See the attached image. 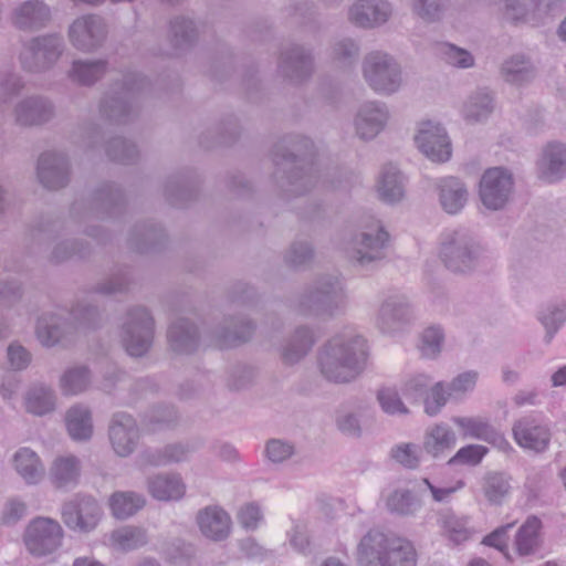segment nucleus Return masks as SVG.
I'll list each match as a JSON object with an SVG mask.
<instances>
[{
	"label": "nucleus",
	"mask_w": 566,
	"mask_h": 566,
	"mask_svg": "<svg viewBox=\"0 0 566 566\" xmlns=\"http://www.w3.org/2000/svg\"><path fill=\"white\" fill-rule=\"evenodd\" d=\"M314 145L304 136H285L275 145L273 174L275 185L285 198L301 197L316 189L334 188L321 176L313 164Z\"/></svg>",
	"instance_id": "nucleus-1"
},
{
	"label": "nucleus",
	"mask_w": 566,
	"mask_h": 566,
	"mask_svg": "<svg viewBox=\"0 0 566 566\" xmlns=\"http://www.w3.org/2000/svg\"><path fill=\"white\" fill-rule=\"evenodd\" d=\"M368 356L365 337L353 331H343L322 345L317 354V366L327 381L349 384L365 371Z\"/></svg>",
	"instance_id": "nucleus-2"
},
{
	"label": "nucleus",
	"mask_w": 566,
	"mask_h": 566,
	"mask_svg": "<svg viewBox=\"0 0 566 566\" xmlns=\"http://www.w3.org/2000/svg\"><path fill=\"white\" fill-rule=\"evenodd\" d=\"M98 321V307L83 298L71 312H48L39 316L35 335L43 346L53 347L72 342L82 331L94 328Z\"/></svg>",
	"instance_id": "nucleus-3"
},
{
	"label": "nucleus",
	"mask_w": 566,
	"mask_h": 566,
	"mask_svg": "<svg viewBox=\"0 0 566 566\" xmlns=\"http://www.w3.org/2000/svg\"><path fill=\"white\" fill-rule=\"evenodd\" d=\"M355 557L359 566H417L418 554L408 538L371 528L359 539Z\"/></svg>",
	"instance_id": "nucleus-4"
},
{
	"label": "nucleus",
	"mask_w": 566,
	"mask_h": 566,
	"mask_svg": "<svg viewBox=\"0 0 566 566\" xmlns=\"http://www.w3.org/2000/svg\"><path fill=\"white\" fill-rule=\"evenodd\" d=\"M347 300L339 274H321L298 295L296 310L308 317L329 319L342 313Z\"/></svg>",
	"instance_id": "nucleus-5"
},
{
	"label": "nucleus",
	"mask_w": 566,
	"mask_h": 566,
	"mask_svg": "<svg viewBox=\"0 0 566 566\" xmlns=\"http://www.w3.org/2000/svg\"><path fill=\"white\" fill-rule=\"evenodd\" d=\"M148 81L139 73H127L112 84L98 104L99 115L106 122L123 125L134 120L139 112V96Z\"/></svg>",
	"instance_id": "nucleus-6"
},
{
	"label": "nucleus",
	"mask_w": 566,
	"mask_h": 566,
	"mask_svg": "<svg viewBox=\"0 0 566 566\" xmlns=\"http://www.w3.org/2000/svg\"><path fill=\"white\" fill-rule=\"evenodd\" d=\"M440 258L451 272L469 273L483 263L486 251L469 230L461 228L442 234Z\"/></svg>",
	"instance_id": "nucleus-7"
},
{
	"label": "nucleus",
	"mask_w": 566,
	"mask_h": 566,
	"mask_svg": "<svg viewBox=\"0 0 566 566\" xmlns=\"http://www.w3.org/2000/svg\"><path fill=\"white\" fill-rule=\"evenodd\" d=\"M361 75L370 90L379 95H392L403 84L400 63L394 55L382 50H373L364 55Z\"/></svg>",
	"instance_id": "nucleus-8"
},
{
	"label": "nucleus",
	"mask_w": 566,
	"mask_h": 566,
	"mask_svg": "<svg viewBox=\"0 0 566 566\" xmlns=\"http://www.w3.org/2000/svg\"><path fill=\"white\" fill-rule=\"evenodd\" d=\"M155 321L145 306H130L122 317L119 337L126 353L142 357L153 345Z\"/></svg>",
	"instance_id": "nucleus-9"
},
{
	"label": "nucleus",
	"mask_w": 566,
	"mask_h": 566,
	"mask_svg": "<svg viewBox=\"0 0 566 566\" xmlns=\"http://www.w3.org/2000/svg\"><path fill=\"white\" fill-rule=\"evenodd\" d=\"M64 50L65 42L61 34L48 33L33 36L23 43L19 62L22 70L28 73H45L53 69Z\"/></svg>",
	"instance_id": "nucleus-10"
},
{
	"label": "nucleus",
	"mask_w": 566,
	"mask_h": 566,
	"mask_svg": "<svg viewBox=\"0 0 566 566\" xmlns=\"http://www.w3.org/2000/svg\"><path fill=\"white\" fill-rule=\"evenodd\" d=\"M389 234L380 223L374 221L354 234L347 241L345 250L348 258L359 266L367 268L386 258Z\"/></svg>",
	"instance_id": "nucleus-11"
},
{
	"label": "nucleus",
	"mask_w": 566,
	"mask_h": 566,
	"mask_svg": "<svg viewBox=\"0 0 566 566\" xmlns=\"http://www.w3.org/2000/svg\"><path fill=\"white\" fill-rule=\"evenodd\" d=\"M103 517V510L97 500L91 495L75 494L61 506L64 525L76 533L93 532Z\"/></svg>",
	"instance_id": "nucleus-12"
},
{
	"label": "nucleus",
	"mask_w": 566,
	"mask_h": 566,
	"mask_svg": "<svg viewBox=\"0 0 566 566\" xmlns=\"http://www.w3.org/2000/svg\"><path fill=\"white\" fill-rule=\"evenodd\" d=\"M277 75L294 84L308 81L315 72L313 49L300 43L284 45L277 56Z\"/></svg>",
	"instance_id": "nucleus-13"
},
{
	"label": "nucleus",
	"mask_w": 566,
	"mask_h": 566,
	"mask_svg": "<svg viewBox=\"0 0 566 566\" xmlns=\"http://www.w3.org/2000/svg\"><path fill=\"white\" fill-rule=\"evenodd\" d=\"M415 319V311L410 300L401 293L388 294L380 303L376 326L384 334H396L403 331Z\"/></svg>",
	"instance_id": "nucleus-14"
},
{
	"label": "nucleus",
	"mask_w": 566,
	"mask_h": 566,
	"mask_svg": "<svg viewBox=\"0 0 566 566\" xmlns=\"http://www.w3.org/2000/svg\"><path fill=\"white\" fill-rule=\"evenodd\" d=\"M514 188L512 172L503 167L489 168L480 180L479 195L490 210H500L509 202Z\"/></svg>",
	"instance_id": "nucleus-15"
},
{
	"label": "nucleus",
	"mask_w": 566,
	"mask_h": 566,
	"mask_svg": "<svg viewBox=\"0 0 566 566\" xmlns=\"http://www.w3.org/2000/svg\"><path fill=\"white\" fill-rule=\"evenodd\" d=\"M67 34L76 50L88 53L103 45L107 36V25L97 14H84L71 23Z\"/></svg>",
	"instance_id": "nucleus-16"
},
{
	"label": "nucleus",
	"mask_w": 566,
	"mask_h": 566,
	"mask_svg": "<svg viewBox=\"0 0 566 566\" xmlns=\"http://www.w3.org/2000/svg\"><path fill=\"white\" fill-rule=\"evenodd\" d=\"M63 528L60 523L49 517L33 520L25 533V545L35 556H45L55 552L62 544Z\"/></svg>",
	"instance_id": "nucleus-17"
},
{
	"label": "nucleus",
	"mask_w": 566,
	"mask_h": 566,
	"mask_svg": "<svg viewBox=\"0 0 566 566\" xmlns=\"http://www.w3.org/2000/svg\"><path fill=\"white\" fill-rule=\"evenodd\" d=\"M12 115L14 123L21 127L42 126L55 117L56 107L49 96L32 94L15 103Z\"/></svg>",
	"instance_id": "nucleus-18"
},
{
	"label": "nucleus",
	"mask_w": 566,
	"mask_h": 566,
	"mask_svg": "<svg viewBox=\"0 0 566 566\" xmlns=\"http://www.w3.org/2000/svg\"><path fill=\"white\" fill-rule=\"evenodd\" d=\"M419 150L431 161L446 163L452 154L451 142L446 128L431 120L419 124L415 136Z\"/></svg>",
	"instance_id": "nucleus-19"
},
{
	"label": "nucleus",
	"mask_w": 566,
	"mask_h": 566,
	"mask_svg": "<svg viewBox=\"0 0 566 566\" xmlns=\"http://www.w3.org/2000/svg\"><path fill=\"white\" fill-rule=\"evenodd\" d=\"M108 438L114 452L126 458L136 450L140 439V429L132 415L118 411L111 418Z\"/></svg>",
	"instance_id": "nucleus-20"
},
{
	"label": "nucleus",
	"mask_w": 566,
	"mask_h": 566,
	"mask_svg": "<svg viewBox=\"0 0 566 566\" xmlns=\"http://www.w3.org/2000/svg\"><path fill=\"white\" fill-rule=\"evenodd\" d=\"M391 12L386 0H355L347 9V20L356 28L369 30L386 23Z\"/></svg>",
	"instance_id": "nucleus-21"
},
{
	"label": "nucleus",
	"mask_w": 566,
	"mask_h": 566,
	"mask_svg": "<svg viewBox=\"0 0 566 566\" xmlns=\"http://www.w3.org/2000/svg\"><path fill=\"white\" fill-rule=\"evenodd\" d=\"M389 118L385 103L366 102L359 106L354 119L356 135L363 140H373L385 129Z\"/></svg>",
	"instance_id": "nucleus-22"
},
{
	"label": "nucleus",
	"mask_w": 566,
	"mask_h": 566,
	"mask_svg": "<svg viewBox=\"0 0 566 566\" xmlns=\"http://www.w3.org/2000/svg\"><path fill=\"white\" fill-rule=\"evenodd\" d=\"M512 431L515 442L523 449L541 453L549 446V428L534 417L527 416L516 420Z\"/></svg>",
	"instance_id": "nucleus-23"
},
{
	"label": "nucleus",
	"mask_w": 566,
	"mask_h": 566,
	"mask_svg": "<svg viewBox=\"0 0 566 566\" xmlns=\"http://www.w3.org/2000/svg\"><path fill=\"white\" fill-rule=\"evenodd\" d=\"M36 175L43 187L51 190L61 189L70 180L69 160L61 153H44L38 160Z\"/></svg>",
	"instance_id": "nucleus-24"
},
{
	"label": "nucleus",
	"mask_w": 566,
	"mask_h": 566,
	"mask_svg": "<svg viewBox=\"0 0 566 566\" xmlns=\"http://www.w3.org/2000/svg\"><path fill=\"white\" fill-rule=\"evenodd\" d=\"M51 18L48 4L41 0H28L14 9L12 23L20 30L35 31L46 27Z\"/></svg>",
	"instance_id": "nucleus-25"
},
{
	"label": "nucleus",
	"mask_w": 566,
	"mask_h": 566,
	"mask_svg": "<svg viewBox=\"0 0 566 566\" xmlns=\"http://www.w3.org/2000/svg\"><path fill=\"white\" fill-rule=\"evenodd\" d=\"M197 524L200 532L207 538L221 542L231 533V517L219 506H207L197 514Z\"/></svg>",
	"instance_id": "nucleus-26"
},
{
	"label": "nucleus",
	"mask_w": 566,
	"mask_h": 566,
	"mask_svg": "<svg viewBox=\"0 0 566 566\" xmlns=\"http://www.w3.org/2000/svg\"><path fill=\"white\" fill-rule=\"evenodd\" d=\"M541 179L555 182L566 176V146L558 142L548 143L537 163Z\"/></svg>",
	"instance_id": "nucleus-27"
},
{
	"label": "nucleus",
	"mask_w": 566,
	"mask_h": 566,
	"mask_svg": "<svg viewBox=\"0 0 566 566\" xmlns=\"http://www.w3.org/2000/svg\"><path fill=\"white\" fill-rule=\"evenodd\" d=\"M376 191L384 202L397 203L401 201L406 192L405 175L391 163L384 165L377 177Z\"/></svg>",
	"instance_id": "nucleus-28"
},
{
	"label": "nucleus",
	"mask_w": 566,
	"mask_h": 566,
	"mask_svg": "<svg viewBox=\"0 0 566 566\" xmlns=\"http://www.w3.org/2000/svg\"><path fill=\"white\" fill-rule=\"evenodd\" d=\"M439 202L448 214H458L469 199L467 185L459 178L448 176L437 181Z\"/></svg>",
	"instance_id": "nucleus-29"
},
{
	"label": "nucleus",
	"mask_w": 566,
	"mask_h": 566,
	"mask_svg": "<svg viewBox=\"0 0 566 566\" xmlns=\"http://www.w3.org/2000/svg\"><path fill=\"white\" fill-rule=\"evenodd\" d=\"M167 339L172 352L180 355H190L199 347V332L197 326L187 318L172 322L167 332Z\"/></svg>",
	"instance_id": "nucleus-30"
},
{
	"label": "nucleus",
	"mask_w": 566,
	"mask_h": 566,
	"mask_svg": "<svg viewBox=\"0 0 566 566\" xmlns=\"http://www.w3.org/2000/svg\"><path fill=\"white\" fill-rule=\"evenodd\" d=\"M149 494L160 502L181 500L186 494V483L178 473H158L147 479Z\"/></svg>",
	"instance_id": "nucleus-31"
},
{
	"label": "nucleus",
	"mask_w": 566,
	"mask_h": 566,
	"mask_svg": "<svg viewBox=\"0 0 566 566\" xmlns=\"http://www.w3.org/2000/svg\"><path fill=\"white\" fill-rule=\"evenodd\" d=\"M107 70L108 63L104 59H76L66 71V77L73 84L90 87L101 81Z\"/></svg>",
	"instance_id": "nucleus-32"
},
{
	"label": "nucleus",
	"mask_w": 566,
	"mask_h": 566,
	"mask_svg": "<svg viewBox=\"0 0 566 566\" xmlns=\"http://www.w3.org/2000/svg\"><path fill=\"white\" fill-rule=\"evenodd\" d=\"M452 422L463 430L464 438H473L492 443L499 448L507 446L504 436L489 421L479 417H453Z\"/></svg>",
	"instance_id": "nucleus-33"
},
{
	"label": "nucleus",
	"mask_w": 566,
	"mask_h": 566,
	"mask_svg": "<svg viewBox=\"0 0 566 566\" xmlns=\"http://www.w3.org/2000/svg\"><path fill=\"white\" fill-rule=\"evenodd\" d=\"M500 75L510 85L524 86L534 80L536 70L525 55L514 54L502 62Z\"/></svg>",
	"instance_id": "nucleus-34"
},
{
	"label": "nucleus",
	"mask_w": 566,
	"mask_h": 566,
	"mask_svg": "<svg viewBox=\"0 0 566 566\" xmlns=\"http://www.w3.org/2000/svg\"><path fill=\"white\" fill-rule=\"evenodd\" d=\"M254 329V324L245 317L226 318L216 328L214 337L221 346L230 347L249 340Z\"/></svg>",
	"instance_id": "nucleus-35"
},
{
	"label": "nucleus",
	"mask_w": 566,
	"mask_h": 566,
	"mask_svg": "<svg viewBox=\"0 0 566 566\" xmlns=\"http://www.w3.org/2000/svg\"><path fill=\"white\" fill-rule=\"evenodd\" d=\"M541 528L542 522L538 517L532 515L526 518L517 530L514 539V548L518 556L535 555L542 549Z\"/></svg>",
	"instance_id": "nucleus-36"
},
{
	"label": "nucleus",
	"mask_w": 566,
	"mask_h": 566,
	"mask_svg": "<svg viewBox=\"0 0 566 566\" xmlns=\"http://www.w3.org/2000/svg\"><path fill=\"white\" fill-rule=\"evenodd\" d=\"M455 443V432L448 424L441 422L426 430L422 447L429 455L438 459L453 449Z\"/></svg>",
	"instance_id": "nucleus-37"
},
{
	"label": "nucleus",
	"mask_w": 566,
	"mask_h": 566,
	"mask_svg": "<svg viewBox=\"0 0 566 566\" xmlns=\"http://www.w3.org/2000/svg\"><path fill=\"white\" fill-rule=\"evenodd\" d=\"M81 462L75 455L56 458L49 471L51 483L56 489L74 488L80 479Z\"/></svg>",
	"instance_id": "nucleus-38"
},
{
	"label": "nucleus",
	"mask_w": 566,
	"mask_h": 566,
	"mask_svg": "<svg viewBox=\"0 0 566 566\" xmlns=\"http://www.w3.org/2000/svg\"><path fill=\"white\" fill-rule=\"evenodd\" d=\"M147 543V531L136 525H124L108 534V546L120 553L139 549Z\"/></svg>",
	"instance_id": "nucleus-39"
},
{
	"label": "nucleus",
	"mask_w": 566,
	"mask_h": 566,
	"mask_svg": "<svg viewBox=\"0 0 566 566\" xmlns=\"http://www.w3.org/2000/svg\"><path fill=\"white\" fill-rule=\"evenodd\" d=\"M12 463L19 476L29 485L38 484L44 478V467L39 455L30 448H20L13 454Z\"/></svg>",
	"instance_id": "nucleus-40"
},
{
	"label": "nucleus",
	"mask_w": 566,
	"mask_h": 566,
	"mask_svg": "<svg viewBox=\"0 0 566 566\" xmlns=\"http://www.w3.org/2000/svg\"><path fill=\"white\" fill-rule=\"evenodd\" d=\"M480 492L490 505H501L511 492V476L504 472L489 471L480 481Z\"/></svg>",
	"instance_id": "nucleus-41"
},
{
	"label": "nucleus",
	"mask_w": 566,
	"mask_h": 566,
	"mask_svg": "<svg viewBox=\"0 0 566 566\" xmlns=\"http://www.w3.org/2000/svg\"><path fill=\"white\" fill-rule=\"evenodd\" d=\"M315 343L314 333L307 326L297 327L286 345L282 348L281 358L286 365H294L303 359Z\"/></svg>",
	"instance_id": "nucleus-42"
},
{
	"label": "nucleus",
	"mask_w": 566,
	"mask_h": 566,
	"mask_svg": "<svg viewBox=\"0 0 566 566\" xmlns=\"http://www.w3.org/2000/svg\"><path fill=\"white\" fill-rule=\"evenodd\" d=\"M359 55V42L353 38H338L329 45V61L338 70H350L357 63Z\"/></svg>",
	"instance_id": "nucleus-43"
},
{
	"label": "nucleus",
	"mask_w": 566,
	"mask_h": 566,
	"mask_svg": "<svg viewBox=\"0 0 566 566\" xmlns=\"http://www.w3.org/2000/svg\"><path fill=\"white\" fill-rule=\"evenodd\" d=\"M199 36L197 23L184 15L175 17L169 22L168 39L175 53L190 48Z\"/></svg>",
	"instance_id": "nucleus-44"
},
{
	"label": "nucleus",
	"mask_w": 566,
	"mask_h": 566,
	"mask_svg": "<svg viewBox=\"0 0 566 566\" xmlns=\"http://www.w3.org/2000/svg\"><path fill=\"white\" fill-rule=\"evenodd\" d=\"M145 505V496L134 491H116L108 499L111 513L116 520H127Z\"/></svg>",
	"instance_id": "nucleus-45"
},
{
	"label": "nucleus",
	"mask_w": 566,
	"mask_h": 566,
	"mask_svg": "<svg viewBox=\"0 0 566 566\" xmlns=\"http://www.w3.org/2000/svg\"><path fill=\"white\" fill-rule=\"evenodd\" d=\"M65 424L73 440L85 441L93 434L92 412L84 405L76 403L66 411Z\"/></svg>",
	"instance_id": "nucleus-46"
},
{
	"label": "nucleus",
	"mask_w": 566,
	"mask_h": 566,
	"mask_svg": "<svg viewBox=\"0 0 566 566\" xmlns=\"http://www.w3.org/2000/svg\"><path fill=\"white\" fill-rule=\"evenodd\" d=\"M494 111V97L486 90L472 93L462 106V116L469 123H480L489 118Z\"/></svg>",
	"instance_id": "nucleus-47"
},
{
	"label": "nucleus",
	"mask_w": 566,
	"mask_h": 566,
	"mask_svg": "<svg viewBox=\"0 0 566 566\" xmlns=\"http://www.w3.org/2000/svg\"><path fill=\"white\" fill-rule=\"evenodd\" d=\"M123 203L120 189L115 185L107 184L96 190L90 214L113 217L122 210Z\"/></svg>",
	"instance_id": "nucleus-48"
},
{
	"label": "nucleus",
	"mask_w": 566,
	"mask_h": 566,
	"mask_svg": "<svg viewBox=\"0 0 566 566\" xmlns=\"http://www.w3.org/2000/svg\"><path fill=\"white\" fill-rule=\"evenodd\" d=\"M92 384V373L84 365L66 368L59 379V388L63 396H77L85 392Z\"/></svg>",
	"instance_id": "nucleus-49"
},
{
	"label": "nucleus",
	"mask_w": 566,
	"mask_h": 566,
	"mask_svg": "<svg viewBox=\"0 0 566 566\" xmlns=\"http://www.w3.org/2000/svg\"><path fill=\"white\" fill-rule=\"evenodd\" d=\"M165 239L161 228L154 223H143L134 228L128 238V244L138 252H147L156 249Z\"/></svg>",
	"instance_id": "nucleus-50"
},
{
	"label": "nucleus",
	"mask_w": 566,
	"mask_h": 566,
	"mask_svg": "<svg viewBox=\"0 0 566 566\" xmlns=\"http://www.w3.org/2000/svg\"><path fill=\"white\" fill-rule=\"evenodd\" d=\"M56 396L52 388L44 385L31 387L24 397L25 409L34 416H44L55 409Z\"/></svg>",
	"instance_id": "nucleus-51"
},
{
	"label": "nucleus",
	"mask_w": 566,
	"mask_h": 566,
	"mask_svg": "<svg viewBox=\"0 0 566 566\" xmlns=\"http://www.w3.org/2000/svg\"><path fill=\"white\" fill-rule=\"evenodd\" d=\"M386 509L398 516H415L421 509V501L409 489L392 490L385 500Z\"/></svg>",
	"instance_id": "nucleus-52"
},
{
	"label": "nucleus",
	"mask_w": 566,
	"mask_h": 566,
	"mask_svg": "<svg viewBox=\"0 0 566 566\" xmlns=\"http://www.w3.org/2000/svg\"><path fill=\"white\" fill-rule=\"evenodd\" d=\"M538 319L546 331L545 340L551 343L554 335L566 322V303L547 304L538 314Z\"/></svg>",
	"instance_id": "nucleus-53"
},
{
	"label": "nucleus",
	"mask_w": 566,
	"mask_h": 566,
	"mask_svg": "<svg viewBox=\"0 0 566 566\" xmlns=\"http://www.w3.org/2000/svg\"><path fill=\"white\" fill-rule=\"evenodd\" d=\"M315 256L314 248L307 240H296L291 243L284 253V262L293 269L310 265Z\"/></svg>",
	"instance_id": "nucleus-54"
},
{
	"label": "nucleus",
	"mask_w": 566,
	"mask_h": 566,
	"mask_svg": "<svg viewBox=\"0 0 566 566\" xmlns=\"http://www.w3.org/2000/svg\"><path fill=\"white\" fill-rule=\"evenodd\" d=\"M190 453L191 450L188 446L182 443H171L154 452L149 461L154 465H168L187 461Z\"/></svg>",
	"instance_id": "nucleus-55"
},
{
	"label": "nucleus",
	"mask_w": 566,
	"mask_h": 566,
	"mask_svg": "<svg viewBox=\"0 0 566 566\" xmlns=\"http://www.w3.org/2000/svg\"><path fill=\"white\" fill-rule=\"evenodd\" d=\"M106 154L111 160L120 164H133L138 158L136 145L122 137H115L107 143Z\"/></svg>",
	"instance_id": "nucleus-56"
},
{
	"label": "nucleus",
	"mask_w": 566,
	"mask_h": 566,
	"mask_svg": "<svg viewBox=\"0 0 566 566\" xmlns=\"http://www.w3.org/2000/svg\"><path fill=\"white\" fill-rule=\"evenodd\" d=\"M165 197L172 205L180 207L192 196V188L182 176L168 178L164 189Z\"/></svg>",
	"instance_id": "nucleus-57"
},
{
	"label": "nucleus",
	"mask_w": 566,
	"mask_h": 566,
	"mask_svg": "<svg viewBox=\"0 0 566 566\" xmlns=\"http://www.w3.org/2000/svg\"><path fill=\"white\" fill-rule=\"evenodd\" d=\"M132 275L128 269L120 268L114 271L106 280L95 286V292L111 295L128 290L132 284Z\"/></svg>",
	"instance_id": "nucleus-58"
},
{
	"label": "nucleus",
	"mask_w": 566,
	"mask_h": 566,
	"mask_svg": "<svg viewBox=\"0 0 566 566\" xmlns=\"http://www.w3.org/2000/svg\"><path fill=\"white\" fill-rule=\"evenodd\" d=\"M478 380L479 373L476 370L460 373L447 384L449 387L448 394L452 400H461L475 389Z\"/></svg>",
	"instance_id": "nucleus-59"
},
{
	"label": "nucleus",
	"mask_w": 566,
	"mask_h": 566,
	"mask_svg": "<svg viewBox=\"0 0 566 566\" xmlns=\"http://www.w3.org/2000/svg\"><path fill=\"white\" fill-rule=\"evenodd\" d=\"M88 253L90 245L87 243L78 242L76 240H64L57 242L53 247L51 261L54 263H62L73 256L84 258Z\"/></svg>",
	"instance_id": "nucleus-60"
},
{
	"label": "nucleus",
	"mask_w": 566,
	"mask_h": 566,
	"mask_svg": "<svg viewBox=\"0 0 566 566\" xmlns=\"http://www.w3.org/2000/svg\"><path fill=\"white\" fill-rule=\"evenodd\" d=\"M377 400L381 410L390 416H406L409 413L408 407L400 398L398 390L394 387H384L377 392Z\"/></svg>",
	"instance_id": "nucleus-61"
},
{
	"label": "nucleus",
	"mask_w": 566,
	"mask_h": 566,
	"mask_svg": "<svg viewBox=\"0 0 566 566\" xmlns=\"http://www.w3.org/2000/svg\"><path fill=\"white\" fill-rule=\"evenodd\" d=\"M535 8V1L525 3L520 0H504L502 18L503 20L515 24L527 22L530 21Z\"/></svg>",
	"instance_id": "nucleus-62"
},
{
	"label": "nucleus",
	"mask_w": 566,
	"mask_h": 566,
	"mask_svg": "<svg viewBox=\"0 0 566 566\" xmlns=\"http://www.w3.org/2000/svg\"><path fill=\"white\" fill-rule=\"evenodd\" d=\"M442 60L459 69H469L474 65L473 55L465 49L451 43H442L439 48Z\"/></svg>",
	"instance_id": "nucleus-63"
},
{
	"label": "nucleus",
	"mask_w": 566,
	"mask_h": 566,
	"mask_svg": "<svg viewBox=\"0 0 566 566\" xmlns=\"http://www.w3.org/2000/svg\"><path fill=\"white\" fill-rule=\"evenodd\" d=\"M448 392L449 387L446 382H436L424 398V412L431 417L438 415L447 401L451 399Z\"/></svg>",
	"instance_id": "nucleus-64"
}]
</instances>
